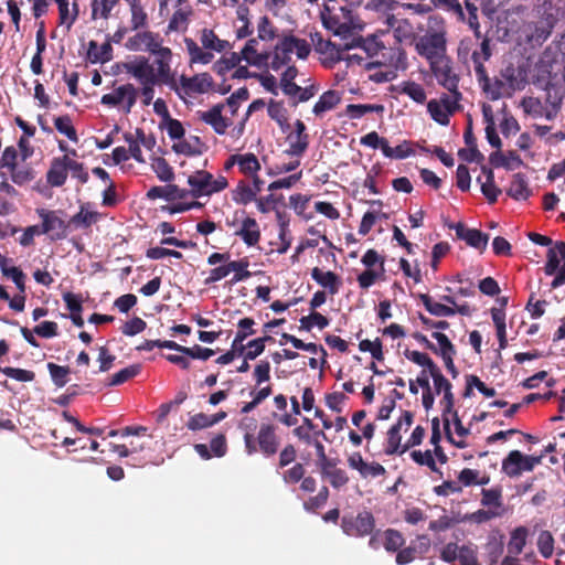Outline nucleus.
Listing matches in <instances>:
<instances>
[{
    "instance_id": "f257e3e1",
    "label": "nucleus",
    "mask_w": 565,
    "mask_h": 565,
    "mask_svg": "<svg viewBox=\"0 0 565 565\" xmlns=\"http://www.w3.org/2000/svg\"><path fill=\"white\" fill-rule=\"evenodd\" d=\"M414 49L428 64L447 56V38L443 19L429 18L426 33L414 38Z\"/></svg>"
},
{
    "instance_id": "f03ea898",
    "label": "nucleus",
    "mask_w": 565,
    "mask_h": 565,
    "mask_svg": "<svg viewBox=\"0 0 565 565\" xmlns=\"http://www.w3.org/2000/svg\"><path fill=\"white\" fill-rule=\"evenodd\" d=\"M536 12L539 20L534 24V30L530 35L531 41L537 43L544 42L552 33L553 28L565 17V7L561 0H537Z\"/></svg>"
},
{
    "instance_id": "7ed1b4c3",
    "label": "nucleus",
    "mask_w": 565,
    "mask_h": 565,
    "mask_svg": "<svg viewBox=\"0 0 565 565\" xmlns=\"http://www.w3.org/2000/svg\"><path fill=\"white\" fill-rule=\"evenodd\" d=\"M277 429L278 427L273 423H262L255 436L246 437L245 451L247 455L259 452L266 458L274 457L280 447Z\"/></svg>"
},
{
    "instance_id": "20e7f679",
    "label": "nucleus",
    "mask_w": 565,
    "mask_h": 565,
    "mask_svg": "<svg viewBox=\"0 0 565 565\" xmlns=\"http://www.w3.org/2000/svg\"><path fill=\"white\" fill-rule=\"evenodd\" d=\"M188 184L191 190L188 191L189 195L194 199L203 195H211L217 193L227 188V179L223 175H218L214 179L213 174L205 170H198L193 174L189 175Z\"/></svg>"
},
{
    "instance_id": "39448f33",
    "label": "nucleus",
    "mask_w": 565,
    "mask_h": 565,
    "mask_svg": "<svg viewBox=\"0 0 565 565\" xmlns=\"http://www.w3.org/2000/svg\"><path fill=\"white\" fill-rule=\"evenodd\" d=\"M376 522L372 512L363 510L356 514L347 513L341 519V529L352 537H365L373 533Z\"/></svg>"
},
{
    "instance_id": "423d86ee",
    "label": "nucleus",
    "mask_w": 565,
    "mask_h": 565,
    "mask_svg": "<svg viewBox=\"0 0 565 565\" xmlns=\"http://www.w3.org/2000/svg\"><path fill=\"white\" fill-rule=\"evenodd\" d=\"M383 42H381L379 40V38L376 35H370L367 38H362V36H358V38H353L352 41L350 43L345 42L343 44H335V43H332L331 41H327L326 44H324V49H321V52L323 53H330L331 55H333V52L337 54V58L338 60H341L342 56L340 55L341 51H349L353 47H359V49H362L366 54L367 56L370 57H373V56H379L381 50L383 49Z\"/></svg>"
},
{
    "instance_id": "0eeeda50",
    "label": "nucleus",
    "mask_w": 565,
    "mask_h": 565,
    "mask_svg": "<svg viewBox=\"0 0 565 565\" xmlns=\"http://www.w3.org/2000/svg\"><path fill=\"white\" fill-rule=\"evenodd\" d=\"M544 455L529 456L520 450H511L502 460V472L510 478L520 477L523 472L533 471L540 465Z\"/></svg>"
},
{
    "instance_id": "6e6552de",
    "label": "nucleus",
    "mask_w": 565,
    "mask_h": 565,
    "mask_svg": "<svg viewBox=\"0 0 565 565\" xmlns=\"http://www.w3.org/2000/svg\"><path fill=\"white\" fill-rule=\"evenodd\" d=\"M374 66H383L395 72L405 71L408 67L407 54L402 45L396 44L390 47L383 45L377 58L374 62L365 64L367 70Z\"/></svg>"
},
{
    "instance_id": "1a4fd4ad",
    "label": "nucleus",
    "mask_w": 565,
    "mask_h": 565,
    "mask_svg": "<svg viewBox=\"0 0 565 565\" xmlns=\"http://www.w3.org/2000/svg\"><path fill=\"white\" fill-rule=\"evenodd\" d=\"M545 274L555 275L551 286L557 288L565 282V242L558 241L547 250Z\"/></svg>"
},
{
    "instance_id": "9d476101",
    "label": "nucleus",
    "mask_w": 565,
    "mask_h": 565,
    "mask_svg": "<svg viewBox=\"0 0 565 565\" xmlns=\"http://www.w3.org/2000/svg\"><path fill=\"white\" fill-rule=\"evenodd\" d=\"M440 559L445 563L459 561L461 565H480L478 548L472 543L459 546L457 543H448L440 551Z\"/></svg>"
},
{
    "instance_id": "9b49d317",
    "label": "nucleus",
    "mask_w": 565,
    "mask_h": 565,
    "mask_svg": "<svg viewBox=\"0 0 565 565\" xmlns=\"http://www.w3.org/2000/svg\"><path fill=\"white\" fill-rule=\"evenodd\" d=\"M162 43L163 39L159 33L139 31L127 40L125 46L132 52L146 51L156 56L166 50L167 46Z\"/></svg>"
},
{
    "instance_id": "f8f14e48",
    "label": "nucleus",
    "mask_w": 565,
    "mask_h": 565,
    "mask_svg": "<svg viewBox=\"0 0 565 565\" xmlns=\"http://www.w3.org/2000/svg\"><path fill=\"white\" fill-rule=\"evenodd\" d=\"M61 211L36 209V214L42 220L41 233L49 235L52 241H60L66 237L67 224L58 213Z\"/></svg>"
},
{
    "instance_id": "ddd939ff",
    "label": "nucleus",
    "mask_w": 565,
    "mask_h": 565,
    "mask_svg": "<svg viewBox=\"0 0 565 565\" xmlns=\"http://www.w3.org/2000/svg\"><path fill=\"white\" fill-rule=\"evenodd\" d=\"M429 68L437 79V83L447 90L459 88V75L455 72L452 60L445 56L429 64Z\"/></svg>"
},
{
    "instance_id": "4468645a",
    "label": "nucleus",
    "mask_w": 565,
    "mask_h": 565,
    "mask_svg": "<svg viewBox=\"0 0 565 565\" xmlns=\"http://www.w3.org/2000/svg\"><path fill=\"white\" fill-rule=\"evenodd\" d=\"M172 56L173 54L170 47H166L164 51L156 55L154 64L157 72L154 73V77H157V84L168 85L179 97H182L175 75L171 70Z\"/></svg>"
},
{
    "instance_id": "2eb2a0df",
    "label": "nucleus",
    "mask_w": 565,
    "mask_h": 565,
    "mask_svg": "<svg viewBox=\"0 0 565 565\" xmlns=\"http://www.w3.org/2000/svg\"><path fill=\"white\" fill-rule=\"evenodd\" d=\"M178 85L183 99L184 96L209 92L213 86V78L209 73H201L191 77L181 75Z\"/></svg>"
},
{
    "instance_id": "dca6fc26",
    "label": "nucleus",
    "mask_w": 565,
    "mask_h": 565,
    "mask_svg": "<svg viewBox=\"0 0 565 565\" xmlns=\"http://www.w3.org/2000/svg\"><path fill=\"white\" fill-rule=\"evenodd\" d=\"M137 100V89L132 84H125L115 88L111 93L102 96L100 103L109 107H116L126 103L125 111L130 113Z\"/></svg>"
},
{
    "instance_id": "f3484780",
    "label": "nucleus",
    "mask_w": 565,
    "mask_h": 565,
    "mask_svg": "<svg viewBox=\"0 0 565 565\" xmlns=\"http://www.w3.org/2000/svg\"><path fill=\"white\" fill-rule=\"evenodd\" d=\"M235 220H241V226L235 231V235L239 236L247 246H255L260 239V230L257 221L246 215L244 210L236 211Z\"/></svg>"
},
{
    "instance_id": "a211bd4d",
    "label": "nucleus",
    "mask_w": 565,
    "mask_h": 565,
    "mask_svg": "<svg viewBox=\"0 0 565 565\" xmlns=\"http://www.w3.org/2000/svg\"><path fill=\"white\" fill-rule=\"evenodd\" d=\"M454 228L459 239L480 253H483L488 246L489 235L478 228H469L463 223H456L449 226Z\"/></svg>"
},
{
    "instance_id": "6ab92c4d",
    "label": "nucleus",
    "mask_w": 565,
    "mask_h": 565,
    "mask_svg": "<svg viewBox=\"0 0 565 565\" xmlns=\"http://www.w3.org/2000/svg\"><path fill=\"white\" fill-rule=\"evenodd\" d=\"M224 104L213 105L209 110L198 111L201 121L212 127L215 134L225 135L227 128L232 125V120L223 116Z\"/></svg>"
},
{
    "instance_id": "aec40b11",
    "label": "nucleus",
    "mask_w": 565,
    "mask_h": 565,
    "mask_svg": "<svg viewBox=\"0 0 565 565\" xmlns=\"http://www.w3.org/2000/svg\"><path fill=\"white\" fill-rule=\"evenodd\" d=\"M126 72L137 78L142 84H157L153 66L149 64L148 58L140 56L134 62L125 64Z\"/></svg>"
},
{
    "instance_id": "412c9836",
    "label": "nucleus",
    "mask_w": 565,
    "mask_h": 565,
    "mask_svg": "<svg viewBox=\"0 0 565 565\" xmlns=\"http://www.w3.org/2000/svg\"><path fill=\"white\" fill-rule=\"evenodd\" d=\"M478 40L480 42L478 47L472 51L471 60L475 65L476 76L486 79L484 62L489 61L492 56L491 39L481 34V38Z\"/></svg>"
},
{
    "instance_id": "4be33fe9",
    "label": "nucleus",
    "mask_w": 565,
    "mask_h": 565,
    "mask_svg": "<svg viewBox=\"0 0 565 565\" xmlns=\"http://www.w3.org/2000/svg\"><path fill=\"white\" fill-rule=\"evenodd\" d=\"M544 104L550 107L545 110V117L546 119H553L558 110L561 109L563 97H564V90L562 86L547 82L544 87Z\"/></svg>"
},
{
    "instance_id": "5701e85b",
    "label": "nucleus",
    "mask_w": 565,
    "mask_h": 565,
    "mask_svg": "<svg viewBox=\"0 0 565 565\" xmlns=\"http://www.w3.org/2000/svg\"><path fill=\"white\" fill-rule=\"evenodd\" d=\"M257 45V38L249 39L246 42L245 46L243 47L242 52L239 53L242 58L253 66H262L267 64L271 56V52L268 50L258 52Z\"/></svg>"
},
{
    "instance_id": "b1692460",
    "label": "nucleus",
    "mask_w": 565,
    "mask_h": 565,
    "mask_svg": "<svg viewBox=\"0 0 565 565\" xmlns=\"http://www.w3.org/2000/svg\"><path fill=\"white\" fill-rule=\"evenodd\" d=\"M66 157L53 158L46 172V182L52 188L63 186L67 180Z\"/></svg>"
},
{
    "instance_id": "393cba45",
    "label": "nucleus",
    "mask_w": 565,
    "mask_h": 565,
    "mask_svg": "<svg viewBox=\"0 0 565 565\" xmlns=\"http://www.w3.org/2000/svg\"><path fill=\"white\" fill-rule=\"evenodd\" d=\"M90 203L86 202L79 206V211L74 214L68 224L73 225L75 228H89L93 224H96L102 217V213L97 211L89 210Z\"/></svg>"
},
{
    "instance_id": "a878e982",
    "label": "nucleus",
    "mask_w": 565,
    "mask_h": 565,
    "mask_svg": "<svg viewBox=\"0 0 565 565\" xmlns=\"http://www.w3.org/2000/svg\"><path fill=\"white\" fill-rule=\"evenodd\" d=\"M188 195V190L180 189L175 184H168L166 186H152L147 192V198L149 200L164 199L167 201H175L185 199Z\"/></svg>"
},
{
    "instance_id": "bb28decb",
    "label": "nucleus",
    "mask_w": 565,
    "mask_h": 565,
    "mask_svg": "<svg viewBox=\"0 0 565 565\" xmlns=\"http://www.w3.org/2000/svg\"><path fill=\"white\" fill-rule=\"evenodd\" d=\"M311 278L321 287L328 289L331 295H335L339 292L341 286L340 277L331 271H323L319 267H315L311 269Z\"/></svg>"
},
{
    "instance_id": "cd10ccee",
    "label": "nucleus",
    "mask_w": 565,
    "mask_h": 565,
    "mask_svg": "<svg viewBox=\"0 0 565 565\" xmlns=\"http://www.w3.org/2000/svg\"><path fill=\"white\" fill-rule=\"evenodd\" d=\"M385 22L393 30L396 44L401 45L403 41L414 36L413 26L406 19H397L395 15L388 14Z\"/></svg>"
},
{
    "instance_id": "c85d7f7f",
    "label": "nucleus",
    "mask_w": 565,
    "mask_h": 565,
    "mask_svg": "<svg viewBox=\"0 0 565 565\" xmlns=\"http://www.w3.org/2000/svg\"><path fill=\"white\" fill-rule=\"evenodd\" d=\"M443 408V419H444V428L446 431L447 439L455 445L458 448H465L466 444L463 441H456L450 433V423L449 418L447 417L448 414H454V405H455V397L451 392V388H448L444 391V397L441 401Z\"/></svg>"
},
{
    "instance_id": "c756f323",
    "label": "nucleus",
    "mask_w": 565,
    "mask_h": 565,
    "mask_svg": "<svg viewBox=\"0 0 565 565\" xmlns=\"http://www.w3.org/2000/svg\"><path fill=\"white\" fill-rule=\"evenodd\" d=\"M507 194L516 201L527 200L531 196L532 191L523 173L518 172L512 175L511 183L507 189Z\"/></svg>"
},
{
    "instance_id": "7c9ffc66",
    "label": "nucleus",
    "mask_w": 565,
    "mask_h": 565,
    "mask_svg": "<svg viewBox=\"0 0 565 565\" xmlns=\"http://www.w3.org/2000/svg\"><path fill=\"white\" fill-rule=\"evenodd\" d=\"M130 11V29L138 31L147 28L148 14L142 6L141 0H124Z\"/></svg>"
},
{
    "instance_id": "2f4dec72",
    "label": "nucleus",
    "mask_w": 565,
    "mask_h": 565,
    "mask_svg": "<svg viewBox=\"0 0 565 565\" xmlns=\"http://www.w3.org/2000/svg\"><path fill=\"white\" fill-rule=\"evenodd\" d=\"M286 140L289 147L285 150V153L298 158L305 154L310 143L309 136H302L294 131L287 136Z\"/></svg>"
},
{
    "instance_id": "473e14b6",
    "label": "nucleus",
    "mask_w": 565,
    "mask_h": 565,
    "mask_svg": "<svg viewBox=\"0 0 565 565\" xmlns=\"http://www.w3.org/2000/svg\"><path fill=\"white\" fill-rule=\"evenodd\" d=\"M418 298L422 301L425 309L435 317L455 316L454 307L434 301V299L428 294H419Z\"/></svg>"
},
{
    "instance_id": "72a5a7b5",
    "label": "nucleus",
    "mask_w": 565,
    "mask_h": 565,
    "mask_svg": "<svg viewBox=\"0 0 565 565\" xmlns=\"http://www.w3.org/2000/svg\"><path fill=\"white\" fill-rule=\"evenodd\" d=\"M479 85L481 88L489 95L491 100H497L501 98L505 93H508L507 83L502 79L495 78L493 82L489 78L486 73V79L481 77H477Z\"/></svg>"
},
{
    "instance_id": "f704fd0d",
    "label": "nucleus",
    "mask_w": 565,
    "mask_h": 565,
    "mask_svg": "<svg viewBox=\"0 0 565 565\" xmlns=\"http://www.w3.org/2000/svg\"><path fill=\"white\" fill-rule=\"evenodd\" d=\"M87 57L92 63H106L113 58V47L109 42L98 45L95 41H90Z\"/></svg>"
},
{
    "instance_id": "c9c22d12",
    "label": "nucleus",
    "mask_w": 565,
    "mask_h": 565,
    "mask_svg": "<svg viewBox=\"0 0 565 565\" xmlns=\"http://www.w3.org/2000/svg\"><path fill=\"white\" fill-rule=\"evenodd\" d=\"M232 162H236L239 171L246 175L255 174L260 170V163L257 157L252 152L244 154H233Z\"/></svg>"
},
{
    "instance_id": "e433bc0d",
    "label": "nucleus",
    "mask_w": 565,
    "mask_h": 565,
    "mask_svg": "<svg viewBox=\"0 0 565 565\" xmlns=\"http://www.w3.org/2000/svg\"><path fill=\"white\" fill-rule=\"evenodd\" d=\"M341 102V97L335 90L324 92L319 100L315 104L312 111L316 116H321L323 113L332 110Z\"/></svg>"
},
{
    "instance_id": "4c0bfd02",
    "label": "nucleus",
    "mask_w": 565,
    "mask_h": 565,
    "mask_svg": "<svg viewBox=\"0 0 565 565\" xmlns=\"http://www.w3.org/2000/svg\"><path fill=\"white\" fill-rule=\"evenodd\" d=\"M184 43L190 55V64L200 63L205 65L212 62L213 53L204 51L194 40L185 38Z\"/></svg>"
},
{
    "instance_id": "58836bf2",
    "label": "nucleus",
    "mask_w": 565,
    "mask_h": 565,
    "mask_svg": "<svg viewBox=\"0 0 565 565\" xmlns=\"http://www.w3.org/2000/svg\"><path fill=\"white\" fill-rule=\"evenodd\" d=\"M481 505L488 509H498L505 512V508L502 502V489L500 487L481 490Z\"/></svg>"
},
{
    "instance_id": "ea45409f",
    "label": "nucleus",
    "mask_w": 565,
    "mask_h": 565,
    "mask_svg": "<svg viewBox=\"0 0 565 565\" xmlns=\"http://www.w3.org/2000/svg\"><path fill=\"white\" fill-rule=\"evenodd\" d=\"M503 535H490L486 544V553L489 565H497L503 554Z\"/></svg>"
},
{
    "instance_id": "a19ab883",
    "label": "nucleus",
    "mask_w": 565,
    "mask_h": 565,
    "mask_svg": "<svg viewBox=\"0 0 565 565\" xmlns=\"http://www.w3.org/2000/svg\"><path fill=\"white\" fill-rule=\"evenodd\" d=\"M383 547L388 553H397L405 544L403 534L395 529H387L382 533Z\"/></svg>"
},
{
    "instance_id": "79ce46f5",
    "label": "nucleus",
    "mask_w": 565,
    "mask_h": 565,
    "mask_svg": "<svg viewBox=\"0 0 565 565\" xmlns=\"http://www.w3.org/2000/svg\"><path fill=\"white\" fill-rule=\"evenodd\" d=\"M249 259L248 257H243L237 260L228 262L230 273H234L233 278L231 279V284H237L239 281H244L252 277V273L248 270Z\"/></svg>"
},
{
    "instance_id": "37998d69",
    "label": "nucleus",
    "mask_w": 565,
    "mask_h": 565,
    "mask_svg": "<svg viewBox=\"0 0 565 565\" xmlns=\"http://www.w3.org/2000/svg\"><path fill=\"white\" fill-rule=\"evenodd\" d=\"M119 3V0H92V19L108 20L113 9Z\"/></svg>"
},
{
    "instance_id": "c03bdc74",
    "label": "nucleus",
    "mask_w": 565,
    "mask_h": 565,
    "mask_svg": "<svg viewBox=\"0 0 565 565\" xmlns=\"http://www.w3.org/2000/svg\"><path fill=\"white\" fill-rule=\"evenodd\" d=\"M383 111L384 106L376 104H349L345 108V113L351 119H359L369 113L382 114Z\"/></svg>"
},
{
    "instance_id": "a18cd8bd",
    "label": "nucleus",
    "mask_w": 565,
    "mask_h": 565,
    "mask_svg": "<svg viewBox=\"0 0 565 565\" xmlns=\"http://www.w3.org/2000/svg\"><path fill=\"white\" fill-rule=\"evenodd\" d=\"M383 154L391 159H405L414 154L412 142L404 140L402 143L392 148L388 141L383 145Z\"/></svg>"
},
{
    "instance_id": "49530a36",
    "label": "nucleus",
    "mask_w": 565,
    "mask_h": 565,
    "mask_svg": "<svg viewBox=\"0 0 565 565\" xmlns=\"http://www.w3.org/2000/svg\"><path fill=\"white\" fill-rule=\"evenodd\" d=\"M175 349L173 351L180 352L189 358L206 361L214 355V350L203 348L195 344L192 348L183 347L174 341Z\"/></svg>"
},
{
    "instance_id": "de8ad7c7",
    "label": "nucleus",
    "mask_w": 565,
    "mask_h": 565,
    "mask_svg": "<svg viewBox=\"0 0 565 565\" xmlns=\"http://www.w3.org/2000/svg\"><path fill=\"white\" fill-rule=\"evenodd\" d=\"M527 529L519 526L511 533L510 541L508 543V550L510 554L519 555L523 551L526 543Z\"/></svg>"
},
{
    "instance_id": "09e8293b",
    "label": "nucleus",
    "mask_w": 565,
    "mask_h": 565,
    "mask_svg": "<svg viewBox=\"0 0 565 565\" xmlns=\"http://www.w3.org/2000/svg\"><path fill=\"white\" fill-rule=\"evenodd\" d=\"M202 46L206 50L222 52L228 45L227 41L220 40L213 30L203 29L201 34Z\"/></svg>"
},
{
    "instance_id": "8fccbe9b",
    "label": "nucleus",
    "mask_w": 565,
    "mask_h": 565,
    "mask_svg": "<svg viewBox=\"0 0 565 565\" xmlns=\"http://www.w3.org/2000/svg\"><path fill=\"white\" fill-rule=\"evenodd\" d=\"M268 116L275 120L282 131L289 128L287 121L286 109L281 102L270 100L267 107Z\"/></svg>"
},
{
    "instance_id": "3c124183",
    "label": "nucleus",
    "mask_w": 565,
    "mask_h": 565,
    "mask_svg": "<svg viewBox=\"0 0 565 565\" xmlns=\"http://www.w3.org/2000/svg\"><path fill=\"white\" fill-rule=\"evenodd\" d=\"M401 423L394 424L387 431V445L385 448V454L388 456L398 454L403 447L401 444L402 436L399 434L401 431Z\"/></svg>"
},
{
    "instance_id": "603ef678",
    "label": "nucleus",
    "mask_w": 565,
    "mask_h": 565,
    "mask_svg": "<svg viewBox=\"0 0 565 565\" xmlns=\"http://www.w3.org/2000/svg\"><path fill=\"white\" fill-rule=\"evenodd\" d=\"M151 167L160 181L171 182L174 180V171L164 158H154Z\"/></svg>"
},
{
    "instance_id": "864d4df0",
    "label": "nucleus",
    "mask_w": 565,
    "mask_h": 565,
    "mask_svg": "<svg viewBox=\"0 0 565 565\" xmlns=\"http://www.w3.org/2000/svg\"><path fill=\"white\" fill-rule=\"evenodd\" d=\"M178 9L169 20V31H179L185 29L188 24L189 15L191 14V8L189 6L177 7Z\"/></svg>"
},
{
    "instance_id": "5fc2aeb1",
    "label": "nucleus",
    "mask_w": 565,
    "mask_h": 565,
    "mask_svg": "<svg viewBox=\"0 0 565 565\" xmlns=\"http://www.w3.org/2000/svg\"><path fill=\"white\" fill-rule=\"evenodd\" d=\"M55 129L65 135L71 141L77 142L78 136L68 115L60 116L54 119Z\"/></svg>"
},
{
    "instance_id": "6e6d98bb",
    "label": "nucleus",
    "mask_w": 565,
    "mask_h": 565,
    "mask_svg": "<svg viewBox=\"0 0 565 565\" xmlns=\"http://www.w3.org/2000/svg\"><path fill=\"white\" fill-rule=\"evenodd\" d=\"M448 92L449 94H443L437 103H440L443 108L447 110L448 114L454 115L460 109L459 102L462 98V94L460 93L459 88Z\"/></svg>"
},
{
    "instance_id": "4d7b16f0",
    "label": "nucleus",
    "mask_w": 565,
    "mask_h": 565,
    "mask_svg": "<svg viewBox=\"0 0 565 565\" xmlns=\"http://www.w3.org/2000/svg\"><path fill=\"white\" fill-rule=\"evenodd\" d=\"M140 372H141L140 364H131V365L118 371L117 373L113 374L108 385L117 386V385L124 384L125 382L129 381L130 379L137 376Z\"/></svg>"
},
{
    "instance_id": "13d9d810",
    "label": "nucleus",
    "mask_w": 565,
    "mask_h": 565,
    "mask_svg": "<svg viewBox=\"0 0 565 565\" xmlns=\"http://www.w3.org/2000/svg\"><path fill=\"white\" fill-rule=\"evenodd\" d=\"M66 157L67 173L71 172L72 178L76 179L81 184H85L89 180V174L86 171L84 163L72 159L68 154Z\"/></svg>"
},
{
    "instance_id": "bf43d9fd",
    "label": "nucleus",
    "mask_w": 565,
    "mask_h": 565,
    "mask_svg": "<svg viewBox=\"0 0 565 565\" xmlns=\"http://www.w3.org/2000/svg\"><path fill=\"white\" fill-rule=\"evenodd\" d=\"M411 458L419 466H426L429 468L430 471L437 472L441 475V471L437 467L436 459L433 456L431 450L420 451V450H413L411 452Z\"/></svg>"
},
{
    "instance_id": "052dcab7",
    "label": "nucleus",
    "mask_w": 565,
    "mask_h": 565,
    "mask_svg": "<svg viewBox=\"0 0 565 565\" xmlns=\"http://www.w3.org/2000/svg\"><path fill=\"white\" fill-rule=\"evenodd\" d=\"M401 92L418 104H423L427 98L424 87L413 81L404 82Z\"/></svg>"
},
{
    "instance_id": "680f3d73",
    "label": "nucleus",
    "mask_w": 565,
    "mask_h": 565,
    "mask_svg": "<svg viewBox=\"0 0 565 565\" xmlns=\"http://www.w3.org/2000/svg\"><path fill=\"white\" fill-rule=\"evenodd\" d=\"M502 515V511L498 509H480L472 513L466 514L465 520L472 523L482 524L492 519L501 518Z\"/></svg>"
},
{
    "instance_id": "e2e57ef3",
    "label": "nucleus",
    "mask_w": 565,
    "mask_h": 565,
    "mask_svg": "<svg viewBox=\"0 0 565 565\" xmlns=\"http://www.w3.org/2000/svg\"><path fill=\"white\" fill-rule=\"evenodd\" d=\"M277 36V29L267 15H263L257 24V39L273 41Z\"/></svg>"
},
{
    "instance_id": "0e129e2a",
    "label": "nucleus",
    "mask_w": 565,
    "mask_h": 565,
    "mask_svg": "<svg viewBox=\"0 0 565 565\" xmlns=\"http://www.w3.org/2000/svg\"><path fill=\"white\" fill-rule=\"evenodd\" d=\"M47 370L50 372L53 383L57 387H63L66 385V383L68 382L67 376L71 372L68 366H62L50 362L47 363Z\"/></svg>"
},
{
    "instance_id": "69168bd1",
    "label": "nucleus",
    "mask_w": 565,
    "mask_h": 565,
    "mask_svg": "<svg viewBox=\"0 0 565 565\" xmlns=\"http://www.w3.org/2000/svg\"><path fill=\"white\" fill-rule=\"evenodd\" d=\"M427 110L431 118L439 125L447 126L449 124V117L451 114H448V111L443 108V105L437 103V99L428 102Z\"/></svg>"
},
{
    "instance_id": "338daca9",
    "label": "nucleus",
    "mask_w": 565,
    "mask_h": 565,
    "mask_svg": "<svg viewBox=\"0 0 565 565\" xmlns=\"http://www.w3.org/2000/svg\"><path fill=\"white\" fill-rule=\"evenodd\" d=\"M256 199V191L248 184L241 182L233 192V200L238 204H248Z\"/></svg>"
},
{
    "instance_id": "774afa93",
    "label": "nucleus",
    "mask_w": 565,
    "mask_h": 565,
    "mask_svg": "<svg viewBox=\"0 0 565 565\" xmlns=\"http://www.w3.org/2000/svg\"><path fill=\"white\" fill-rule=\"evenodd\" d=\"M11 180L18 185H24L35 178V171L29 167H14L10 170Z\"/></svg>"
}]
</instances>
